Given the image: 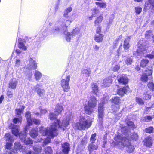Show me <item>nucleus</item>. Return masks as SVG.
<instances>
[{"mask_svg":"<svg viewBox=\"0 0 154 154\" xmlns=\"http://www.w3.org/2000/svg\"><path fill=\"white\" fill-rule=\"evenodd\" d=\"M33 149L35 153H39L41 152L42 150V148L39 145H35L33 147Z\"/></svg>","mask_w":154,"mask_h":154,"instance_id":"obj_28","label":"nucleus"},{"mask_svg":"<svg viewBox=\"0 0 154 154\" xmlns=\"http://www.w3.org/2000/svg\"><path fill=\"white\" fill-rule=\"evenodd\" d=\"M118 81L120 83L125 84L128 83V79L125 75H122L118 77Z\"/></svg>","mask_w":154,"mask_h":154,"instance_id":"obj_16","label":"nucleus"},{"mask_svg":"<svg viewBox=\"0 0 154 154\" xmlns=\"http://www.w3.org/2000/svg\"><path fill=\"white\" fill-rule=\"evenodd\" d=\"M145 6L147 8L151 7L152 9L154 10V1L148 0L145 2Z\"/></svg>","mask_w":154,"mask_h":154,"instance_id":"obj_22","label":"nucleus"},{"mask_svg":"<svg viewBox=\"0 0 154 154\" xmlns=\"http://www.w3.org/2000/svg\"><path fill=\"white\" fill-rule=\"evenodd\" d=\"M14 147L16 150H19L22 152L23 154H35L31 151H26L25 148L22 146L20 143L18 142L14 143Z\"/></svg>","mask_w":154,"mask_h":154,"instance_id":"obj_10","label":"nucleus"},{"mask_svg":"<svg viewBox=\"0 0 154 154\" xmlns=\"http://www.w3.org/2000/svg\"><path fill=\"white\" fill-rule=\"evenodd\" d=\"M24 108L25 106H23L21 108L16 109H15L16 114L18 115H21Z\"/></svg>","mask_w":154,"mask_h":154,"instance_id":"obj_34","label":"nucleus"},{"mask_svg":"<svg viewBox=\"0 0 154 154\" xmlns=\"http://www.w3.org/2000/svg\"><path fill=\"white\" fill-rule=\"evenodd\" d=\"M66 35V39L68 42H69L71 38L74 36H77V37L79 38L81 37V34L80 32V30L78 28L74 29L71 33L69 32H65Z\"/></svg>","mask_w":154,"mask_h":154,"instance_id":"obj_6","label":"nucleus"},{"mask_svg":"<svg viewBox=\"0 0 154 154\" xmlns=\"http://www.w3.org/2000/svg\"><path fill=\"white\" fill-rule=\"evenodd\" d=\"M145 121L148 122L149 120H151L152 119V118L150 116H147L144 117Z\"/></svg>","mask_w":154,"mask_h":154,"instance_id":"obj_56","label":"nucleus"},{"mask_svg":"<svg viewBox=\"0 0 154 154\" xmlns=\"http://www.w3.org/2000/svg\"><path fill=\"white\" fill-rule=\"evenodd\" d=\"M45 154H52V151L51 147H48L45 148Z\"/></svg>","mask_w":154,"mask_h":154,"instance_id":"obj_45","label":"nucleus"},{"mask_svg":"<svg viewBox=\"0 0 154 154\" xmlns=\"http://www.w3.org/2000/svg\"><path fill=\"white\" fill-rule=\"evenodd\" d=\"M20 64V62L19 59H17L16 61L15 65L17 66H18Z\"/></svg>","mask_w":154,"mask_h":154,"instance_id":"obj_61","label":"nucleus"},{"mask_svg":"<svg viewBox=\"0 0 154 154\" xmlns=\"http://www.w3.org/2000/svg\"><path fill=\"white\" fill-rule=\"evenodd\" d=\"M37 67L36 63L32 59L30 58L28 61L26 68L28 69H34Z\"/></svg>","mask_w":154,"mask_h":154,"instance_id":"obj_13","label":"nucleus"},{"mask_svg":"<svg viewBox=\"0 0 154 154\" xmlns=\"http://www.w3.org/2000/svg\"><path fill=\"white\" fill-rule=\"evenodd\" d=\"M138 135L136 133H134L131 135V138L133 139H137L138 138Z\"/></svg>","mask_w":154,"mask_h":154,"instance_id":"obj_59","label":"nucleus"},{"mask_svg":"<svg viewBox=\"0 0 154 154\" xmlns=\"http://www.w3.org/2000/svg\"><path fill=\"white\" fill-rule=\"evenodd\" d=\"M40 86L39 84H37L35 87V90L38 96L40 97H43L45 94V91L44 89L39 88Z\"/></svg>","mask_w":154,"mask_h":154,"instance_id":"obj_14","label":"nucleus"},{"mask_svg":"<svg viewBox=\"0 0 154 154\" xmlns=\"http://www.w3.org/2000/svg\"><path fill=\"white\" fill-rule=\"evenodd\" d=\"M149 62L148 60L147 59H143L140 63V66L142 67H145Z\"/></svg>","mask_w":154,"mask_h":154,"instance_id":"obj_35","label":"nucleus"},{"mask_svg":"<svg viewBox=\"0 0 154 154\" xmlns=\"http://www.w3.org/2000/svg\"><path fill=\"white\" fill-rule=\"evenodd\" d=\"M4 99V97L3 95H1L0 97V104H1Z\"/></svg>","mask_w":154,"mask_h":154,"instance_id":"obj_63","label":"nucleus"},{"mask_svg":"<svg viewBox=\"0 0 154 154\" xmlns=\"http://www.w3.org/2000/svg\"><path fill=\"white\" fill-rule=\"evenodd\" d=\"M93 93L95 94H97L98 91V87L96 83H93L91 86Z\"/></svg>","mask_w":154,"mask_h":154,"instance_id":"obj_26","label":"nucleus"},{"mask_svg":"<svg viewBox=\"0 0 154 154\" xmlns=\"http://www.w3.org/2000/svg\"><path fill=\"white\" fill-rule=\"evenodd\" d=\"M151 97L150 93L148 91L144 92L143 95V98L145 100L150 99Z\"/></svg>","mask_w":154,"mask_h":154,"instance_id":"obj_27","label":"nucleus"},{"mask_svg":"<svg viewBox=\"0 0 154 154\" xmlns=\"http://www.w3.org/2000/svg\"><path fill=\"white\" fill-rule=\"evenodd\" d=\"M120 68V66L119 65L117 64L115 65L112 68V70L114 72H116L118 71Z\"/></svg>","mask_w":154,"mask_h":154,"instance_id":"obj_53","label":"nucleus"},{"mask_svg":"<svg viewBox=\"0 0 154 154\" xmlns=\"http://www.w3.org/2000/svg\"><path fill=\"white\" fill-rule=\"evenodd\" d=\"M75 19V18L74 17L73 18H71L69 20H68L67 21V22H69V23L68 25H69L71 22L73 21Z\"/></svg>","mask_w":154,"mask_h":154,"instance_id":"obj_64","label":"nucleus"},{"mask_svg":"<svg viewBox=\"0 0 154 154\" xmlns=\"http://www.w3.org/2000/svg\"><path fill=\"white\" fill-rule=\"evenodd\" d=\"M99 12V10L98 9L96 8H93L92 10V16L94 17L96 16V15L98 14Z\"/></svg>","mask_w":154,"mask_h":154,"instance_id":"obj_39","label":"nucleus"},{"mask_svg":"<svg viewBox=\"0 0 154 154\" xmlns=\"http://www.w3.org/2000/svg\"><path fill=\"white\" fill-rule=\"evenodd\" d=\"M95 3L98 7L102 8H105L107 6L106 3L105 2H96Z\"/></svg>","mask_w":154,"mask_h":154,"instance_id":"obj_30","label":"nucleus"},{"mask_svg":"<svg viewBox=\"0 0 154 154\" xmlns=\"http://www.w3.org/2000/svg\"><path fill=\"white\" fill-rule=\"evenodd\" d=\"M112 80L109 78H106L103 81L102 86L104 87L109 86L112 83Z\"/></svg>","mask_w":154,"mask_h":154,"instance_id":"obj_21","label":"nucleus"},{"mask_svg":"<svg viewBox=\"0 0 154 154\" xmlns=\"http://www.w3.org/2000/svg\"><path fill=\"white\" fill-rule=\"evenodd\" d=\"M57 116L54 112V113H51L49 115V118L51 120H54L57 119Z\"/></svg>","mask_w":154,"mask_h":154,"instance_id":"obj_36","label":"nucleus"},{"mask_svg":"<svg viewBox=\"0 0 154 154\" xmlns=\"http://www.w3.org/2000/svg\"><path fill=\"white\" fill-rule=\"evenodd\" d=\"M130 39V37H128L125 40L123 44V47L125 49L127 50L130 47V44H129V42Z\"/></svg>","mask_w":154,"mask_h":154,"instance_id":"obj_24","label":"nucleus"},{"mask_svg":"<svg viewBox=\"0 0 154 154\" xmlns=\"http://www.w3.org/2000/svg\"><path fill=\"white\" fill-rule=\"evenodd\" d=\"M152 67H149V69H147L141 77L140 78L141 81L147 82L149 79L152 78V76L151 75L152 74Z\"/></svg>","mask_w":154,"mask_h":154,"instance_id":"obj_9","label":"nucleus"},{"mask_svg":"<svg viewBox=\"0 0 154 154\" xmlns=\"http://www.w3.org/2000/svg\"><path fill=\"white\" fill-rule=\"evenodd\" d=\"M18 82L17 81L16 79H13L9 83V87L13 89H15Z\"/></svg>","mask_w":154,"mask_h":154,"instance_id":"obj_18","label":"nucleus"},{"mask_svg":"<svg viewBox=\"0 0 154 154\" xmlns=\"http://www.w3.org/2000/svg\"><path fill=\"white\" fill-rule=\"evenodd\" d=\"M126 88L123 87L122 88L119 89L118 91V94L120 95H123L126 91Z\"/></svg>","mask_w":154,"mask_h":154,"instance_id":"obj_33","label":"nucleus"},{"mask_svg":"<svg viewBox=\"0 0 154 154\" xmlns=\"http://www.w3.org/2000/svg\"><path fill=\"white\" fill-rule=\"evenodd\" d=\"M7 95L8 97L11 98L13 97V94L12 92L8 91L7 92Z\"/></svg>","mask_w":154,"mask_h":154,"instance_id":"obj_58","label":"nucleus"},{"mask_svg":"<svg viewBox=\"0 0 154 154\" xmlns=\"http://www.w3.org/2000/svg\"><path fill=\"white\" fill-rule=\"evenodd\" d=\"M63 110V109L61 104H58L55 107L54 112L55 113L58 115L62 112Z\"/></svg>","mask_w":154,"mask_h":154,"instance_id":"obj_20","label":"nucleus"},{"mask_svg":"<svg viewBox=\"0 0 154 154\" xmlns=\"http://www.w3.org/2000/svg\"><path fill=\"white\" fill-rule=\"evenodd\" d=\"M131 139L129 138H122L120 135H115V140L116 143V144L119 145L120 148L123 147L125 146H128L127 151L129 153L134 151V146L131 144L129 140Z\"/></svg>","mask_w":154,"mask_h":154,"instance_id":"obj_2","label":"nucleus"},{"mask_svg":"<svg viewBox=\"0 0 154 154\" xmlns=\"http://www.w3.org/2000/svg\"><path fill=\"white\" fill-rule=\"evenodd\" d=\"M127 123V125L130 128H134V125L132 122L128 121Z\"/></svg>","mask_w":154,"mask_h":154,"instance_id":"obj_54","label":"nucleus"},{"mask_svg":"<svg viewBox=\"0 0 154 154\" xmlns=\"http://www.w3.org/2000/svg\"><path fill=\"white\" fill-rule=\"evenodd\" d=\"M31 136L33 138H35L37 136L38 131L37 129L33 128L30 132Z\"/></svg>","mask_w":154,"mask_h":154,"instance_id":"obj_29","label":"nucleus"},{"mask_svg":"<svg viewBox=\"0 0 154 154\" xmlns=\"http://www.w3.org/2000/svg\"><path fill=\"white\" fill-rule=\"evenodd\" d=\"M146 57L150 59L153 58H154V52L150 54L147 55Z\"/></svg>","mask_w":154,"mask_h":154,"instance_id":"obj_57","label":"nucleus"},{"mask_svg":"<svg viewBox=\"0 0 154 154\" xmlns=\"http://www.w3.org/2000/svg\"><path fill=\"white\" fill-rule=\"evenodd\" d=\"M5 136L6 138V140L7 141H8L10 142H12L11 140H12V138L11 137L10 134L6 133L5 134Z\"/></svg>","mask_w":154,"mask_h":154,"instance_id":"obj_44","label":"nucleus"},{"mask_svg":"<svg viewBox=\"0 0 154 154\" xmlns=\"http://www.w3.org/2000/svg\"><path fill=\"white\" fill-rule=\"evenodd\" d=\"M25 138L22 141L24 140V143L26 145L32 144L33 143V141L29 138L25 139Z\"/></svg>","mask_w":154,"mask_h":154,"instance_id":"obj_41","label":"nucleus"},{"mask_svg":"<svg viewBox=\"0 0 154 154\" xmlns=\"http://www.w3.org/2000/svg\"><path fill=\"white\" fill-rule=\"evenodd\" d=\"M25 116L27 120L28 124L29 126L32 125L33 123H34L36 125L39 124L40 123V121L39 120L31 118L30 112H29L28 111L26 112Z\"/></svg>","mask_w":154,"mask_h":154,"instance_id":"obj_11","label":"nucleus"},{"mask_svg":"<svg viewBox=\"0 0 154 154\" xmlns=\"http://www.w3.org/2000/svg\"><path fill=\"white\" fill-rule=\"evenodd\" d=\"M106 102L103 101L102 103H100L98 105V118L100 121L102 120L104 116V107L103 103Z\"/></svg>","mask_w":154,"mask_h":154,"instance_id":"obj_12","label":"nucleus"},{"mask_svg":"<svg viewBox=\"0 0 154 154\" xmlns=\"http://www.w3.org/2000/svg\"><path fill=\"white\" fill-rule=\"evenodd\" d=\"M103 38V35L101 34H97L95 36L94 40L98 43L102 42Z\"/></svg>","mask_w":154,"mask_h":154,"instance_id":"obj_25","label":"nucleus"},{"mask_svg":"<svg viewBox=\"0 0 154 154\" xmlns=\"http://www.w3.org/2000/svg\"><path fill=\"white\" fill-rule=\"evenodd\" d=\"M148 88L152 91H154V85L152 82H149L147 85Z\"/></svg>","mask_w":154,"mask_h":154,"instance_id":"obj_51","label":"nucleus"},{"mask_svg":"<svg viewBox=\"0 0 154 154\" xmlns=\"http://www.w3.org/2000/svg\"><path fill=\"white\" fill-rule=\"evenodd\" d=\"M97 101L94 96H92L90 97L88 101V104L84 107L85 112L88 114H90L93 111V108L96 106Z\"/></svg>","mask_w":154,"mask_h":154,"instance_id":"obj_5","label":"nucleus"},{"mask_svg":"<svg viewBox=\"0 0 154 154\" xmlns=\"http://www.w3.org/2000/svg\"><path fill=\"white\" fill-rule=\"evenodd\" d=\"M60 29L58 27H55L52 29L51 30V33L52 34H57L60 31Z\"/></svg>","mask_w":154,"mask_h":154,"instance_id":"obj_37","label":"nucleus"},{"mask_svg":"<svg viewBox=\"0 0 154 154\" xmlns=\"http://www.w3.org/2000/svg\"><path fill=\"white\" fill-rule=\"evenodd\" d=\"M120 99L118 97H115L113 99H112V105H114V106H115V105H116V109L114 111H117V110H118L119 109V104L120 101Z\"/></svg>","mask_w":154,"mask_h":154,"instance_id":"obj_19","label":"nucleus"},{"mask_svg":"<svg viewBox=\"0 0 154 154\" xmlns=\"http://www.w3.org/2000/svg\"><path fill=\"white\" fill-rule=\"evenodd\" d=\"M143 40H140L138 42V48L137 51L133 53L134 56L136 57L141 56L146 52L148 46L146 43H143Z\"/></svg>","mask_w":154,"mask_h":154,"instance_id":"obj_4","label":"nucleus"},{"mask_svg":"<svg viewBox=\"0 0 154 154\" xmlns=\"http://www.w3.org/2000/svg\"><path fill=\"white\" fill-rule=\"evenodd\" d=\"M70 119L69 117L64 118L62 122H60L59 120H57L56 122L54 124H52L50 127L47 128H45L43 127H41L39 128V131L43 135H48L50 136V137L47 139L45 138V140L43 141V146L45 145L50 142V138H53L54 136L57 134V125L59 126L60 128H62L63 130L65 129V128L69 124V121Z\"/></svg>","mask_w":154,"mask_h":154,"instance_id":"obj_1","label":"nucleus"},{"mask_svg":"<svg viewBox=\"0 0 154 154\" xmlns=\"http://www.w3.org/2000/svg\"><path fill=\"white\" fill-rule=\"evenodd\" d=\"M72 10V8L71 7H68L65 11L64 13V16L65 17H67L68 15V13L70 12Z\"/></svg>","mask_w":154,"mask_h":154,"instance_id":"obj_40","label":"nucleus"},{"mask_svg":"<svg viewBox=\"0 0 154 154\" xmlns=\"http://www.w3.org/2000/svg\"><path fill=\"white\" fill-rule=\"evenodd\" d=\"M92 120L90 119H86L83 117L80 119V122L75 124V126L79 130H85L89 128L92 124Z\"/></svg>","mask_w":154,"mask_h":154,"instance_id":"obj_3","label":"nucleus"},{"mask_svg":"<svg viewBox=\"0 0 154 154\" xmlns=\"http://www.w3.org/2000/svg\"><path fill=\"white\" fill-rule=\"evenodd\" d=\"M91 71L90 68L85 69L82 71V73L83 74H85L87 76H89L91 74Z\"/></svg>","mask_w":154,"mask_h":154,"instance_id":"obj_32","label":"nucleus"},{"mask_svg":"<svg viewBox=\"0 0 154 154\" xmlns=\"http://www.w3.org/2000/svg\"><path fill=\"white\" fill-rule=\"evenodd\" d=\"M10 127L12 128V133L16 136L19 135L20 138L21 140H23L26 137V131L18 133V130L17 128H15V126L13 124H11V125Z\"/></svg>","mask_w":154,"mask_h":154,"instance_id":"obj_8","label":"nucleus"},{"mask_svg":"<svg viewBox=\"0 0 154 154\" xmlns=\"http://www.w3.org/2000/svg\"><path fill=\"white\" fill-rule=\"evenodd\" d=\"M19 47L20 49L26 50V47L24 45L22 42H20L19 44Z\"/></svg>","mask_w":154,"mask_h":154,"instance_id":"obj_49","label":"nucleus"},{"mask_svg":"<svg viewBox=\"0 0 154 154\" xmlns=\"http://www.w3.org/2000/svg\"><path fill=\"white\" fill-rule=\"evenodd\" d=\"M136 102L140 105H143L144 104V102L143 100L140 97H136Z\"/></svg>","mask_w":154,"mask_h":154,"instance_id":"obj_42","label":"nucleus"},{"mask_svg":"<svg viewBox=\"0 0 154 154\" xmlns=\"http://www.w3.org/2000/svg\"><path fill=\"white\" fill-rule=\"evenodd\" d=\"M22 119L21 117H19L18 118H15L14 119L13 122L15 123H17L19 122H21L22 121Z\"/></svg>","mask_w":154,"mask_h":154,"instance_id":"obj_52","label":"nucleus"},{"mask_svg":"<svg viewBox=\"0 0 154 154\" xmlns=\"http://www.w3.org/2000/svg\"><path fill=\"white\" fill-rule=\"evenodd\" d=\"M125 63L127 65H130L132 62V60L131 58L127 57L125 60Z\"/></svg>","mask_w":154,"mask_h":154,"instance_id":"obj_46","label":"nucleus"},{"mask_svg":"<svg viewBox=\"0 0 154 154\" xmlns=\"http://www.w3.org/2000/svg\"><path fill=\"white\" fill-rule=\"evenodd\" d=\"M136 13L137 14H140L142 11V8L140 6H137L135 8Z\"/></svg>","mask_w":154,"mask_h":154,"instance_id":"obj_47","label":"nucleus"},{"mask_svg":"<svg viewBox=\"0 0 154 154\" xmlns=\"http://www.w3.org/2000/svg\"><path fill=\"white\" fill-rule=\"evenodd\" d=\"M88 138L87 137L85 136L82 139L81 142L83 144L86 143L87 142Z\"/></svg>","mask_w":154,"mask_h":154,"instance_id":"obj_60","label":"nucleus"},{"mask_svg":"<svg viewBox=\"0 0 154 154\" xmlns=\"http://www.w3.org/2000/svg\"><path fill=\"white\" fill-rule=\"evenodd\" d=\"M152 140L151 137L148 136L144 140V145L147 147H150L152 145Z\"/></svg>","mask_w":154,"mask_h":154,"instance_id":"obj_15","label":"nucleus"},{"mask_svg":"<svg viewBox=\"0 0 154 154\" xmlns=\"http://www.w3.org/2000/svg\"><path fill=\"white\" fill-rule=\"evenodd\" d=\"M70 76L67 75L65 79H63L61 81V85L64 92H67L69 91L70 86L69 82L70 81Z\"/></svg>","mask_w":154,"mask_h":154,"instance_id":"obj_7","label":"nucleus"},{"mask_svg":"<svg viewBox=\"0 0 154 154\" xmlns=\"http://www.w3.org/2000/svg\"><path fill=\"white\" fill-rule=\"evenodd\" d=\"M153 130V128L151 126L148 128L145 129V132L148 133H152Z\"/></svg>","mask_w":154,"mask_h":154,"instance_id":"obj_50","label":"nucleus"},{"mask_svg":"<svg viewBox=\"0 0 154 154\" xmlns=\"http://www.w3.org/2000/svg\"><path fill=\"white\" fill-rule=\"evenodd\" d=\"M96 136V134H94L92 135L90 139V141L91 143H94L95 141L96 140V139L95 138Z\"/></svg>","mask_w":154,"mask_h":154,"instance_id":"obj_48","label":"nucleus"},{"mask_svg":"<svg viewBox=\"0 0 154 154\" xmlns=\"http://www.w3.org/2000/svg\"><path fill=\"white\" fill-rule=\"evenodd\" d=\"M62 150L64 154H68L70 148L69 144L66 142L62 145Z\"/></svg>","mask_w":154,"mask_h":154,"instance_id":"obj_17","label":"nucleus"},{"mask_svg":"<svg viewBox=\"0 0 154 154\" xmlns=\"http://www.w3.org/2000/svg\"><path fill=\"white\" fill-rule=\"evenodd\" d=\"M101 28L100 27H98L96 29L97 34H100L101 32Z\"/></svg>","mask_w":154,"mask_h":154,"instance_id":"obj_62","label":"nucleus"},{"mask_svg":"<svg viewBox=\"0 0 154 154\" xmlns=\"http://www.w3.org/2000/svg\"><path fill=\"white\" fill-rule=\"evenodd\" d=\"M12 142H7L6 145V148L7 149H10L12 146Z\"/></svg>","mask_w":154,"mask_h":154,"instance_id":"obj_55","label":"nucleus"},{"mask_svg":"<svg viewBox=\"0 0 154 154\" xmlns=\"http://www.w3.org/2000/svg\"><path fill=\"white\" fill-rule=\"evenodd\" d=\"M34 76L36 80L38 81L40 79L42 76V75L40 72L36 70Z\"/></svg>","mask_w":154,"mask_h":154,"instance_id":"obj_31","label":"nucleus"},{"mask_svg":"<svg viewBox=\"0 0 154 154\" xmlns=\"http://www.w3.org/2000/svg\"><path fill=\"white\" fill-rule=\"evenodd\" d=\"M152 35L153 34L151 31L149 30L146 32L145 34L146 38H149L151 37H152L153 36H152Z\"/></svg>","mask_w":154,"mask_h":154,"instance_id":"obj_43","label":"nucleus"},{"mask_svg":"<svg viewBox=\"0 0 154 154\" xmlns=\"http://www.w3.org/2000/svg\"><path fill=\"white\" fill-rule=\"evenodd\" d=\"M103 19V17L102 16H100L97 17V19L95 21L94 23L95 26H97L98 24L100 23Z\"/></svg>","mask_w":154,"mask_h":154,"instance_id":"obj_38","label":"nucleus"},{"mask_svg":"<svg viewBox=\"0 0 154 154\" xmlns=\"http://www.w3.org/2000/svg\"><path fill=\"white\" fill-rule=\"evenodd\" d=\"M98 146L97 144L95 145L91 143L89 144L88 147V150L89 151L90 153H91L93 151L97 149Z\"/></svg>","mask_w":154,"mask_h":154,"instance_id":"obj_23","label":"nucleus"}]
</instances>
